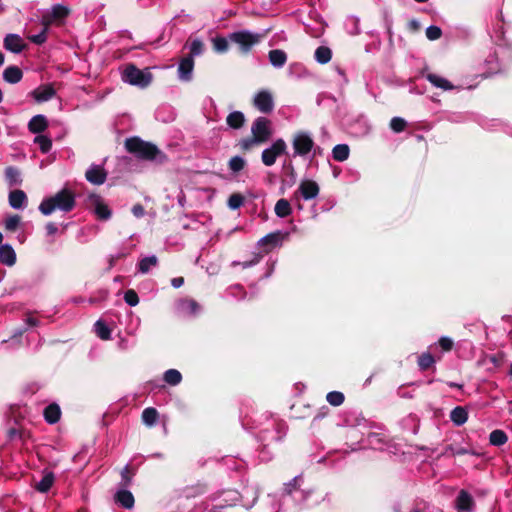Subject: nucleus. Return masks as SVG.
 <instances>
[{
	"label": "nucleus",
	"instance_id": "1",
	"mask_svg": "<svg viewBox=\"0 0 512 512\" xmlns=\"http://www.w3.org/2000/svg\"><path fill=\"white\" fill-rule=\"evenodd\" d=\"M124 147L128 153L142 161H155L160 164L167 161V156L155 144L138 136L127 138Z\"/></svg>",
	"mask_w": 512,
	"mask_h": 512
},
{
	"label": "nucleus",
	"instance_id": "2",
	"mask_svg": "<svg viewBox=\"0 0 512 512\" xmlns=\"http://www.w3.org/2000/svg\"><path fill=\"white\" fill-rule=\"evenodd\" d=\"M121 77L125 83L141 89L147 88L153 81L150 68L141 70L133 63L126 64Z\"/></svg>",
	"mask_w": 512,
	"mask_h": 512
},
{
	"label": "nucleus",
	"instance_id": "3",
	"mask_svg": "<svg viewBox=\"0 0 512 512\" xmlns=\"http://www.w3.org/2000/svg\"><path fill=\"white\" fill-rule=\"evenodd\" d=\"M269 32L270 29L266 30L263 34L242 30L229 34V40L231 43L238 46L241 53L247 54L251 51L253 46L258 44Z\"/></svg>",
	"mask_w": 512,
	"mask_h": 512
},
{
	"label": "nucleus",
	"instance_id": "4",
	"mask_svg": "<svg viewBox=\"0 0 512 512\" xmlns=\"http://www.w3.org/2000/svg\"><path fill=\"white\" fill-rule=\"evenodd\" d=\"M84 206L99 221H108L112 217V210L100 194L89 193L84 200Z\"/></svg>",
	"mask_w": 512,
	"mask_h": 512
},
{
	"label": "nucleus",
	"instance_id": "5",
	"mask_svg": "<svg viewBox=\"0 0 512 512\" xmlns=\"http://www.w3.org/2000/svg\"><path fill=\"white\" fill-rule=\"evenodd\" d=\"M273 135L272 122L263 116L257 117L251 125V136L260 145L269 141Z\"/></svg>",
	"mask_w": 512,
	"mask_h": 512
},
{
	"label": "nucleus",
	"instance_id": "6",
	"mask_svg": "<svg viewBox=\"0 0 512 512\" xmlns=\"http://www.w3.org/2000/svg\"><path fill=\"white\" fill-rule=\"evenodd\" d=\"M287 145L285 141L280 138L277 139L269 148L263 150L261 160L265 166H272L275 164L278 156L285 154Z\"/></svg>",
	"mask_w": 512,
	"mask_h": 512
},
{
	"label": "nucleus",
	"instance_id": "7",
	"mask_svg": "<svg viewBox=\"0 0 512 512\" xmlns=\"http://www.w3.org/2000/svg\"><path fill=\"white\" fill-rule=\"evenodd\" d=\"M38 209L45 216L51 215L57 209L64 210V188L60 189L55 196L43 199Z\"/></svg>",
	"mask_w": 512,
	"mask_h": 512
},
{
	"label": "nucleus",
	"instance_id": "8",
	"mask_svg": "<svg viewBox=\"0 0 512 512\" xmlns=\"http://www.w3.org/2000/svg\"><path fill=\"white\" fill-rule=\"evenodd\" d=\"M254 107L263 114H270L274 110L273 95L268 90H260L253 98Z\"/></svg>",
	"mask_w": 512,
	"mask_h": 512
},
{
	"label": "nucleus",
	"instance_id": "9",
	"mask_svg": "<svg viewBox=\"0 0 512 512\" xmlns=\"http://www.w3.org/2000/svg\"><path fill=\"white\" fill-rule=\"evenodd\" d=\"M292 144L295 155L305 156L312 150L314 141L307 133L299 132L294 136Z\"/></svg>",
	"mask_w": 512,
	"mask_h": 512
},
{
	"label": "nucleus",
	"instance_id": "10",
	"mask_svg": "<svg viewBox=\"0 0 512 512\" xmlns=\"http://www.w3.org/2000/svg\"><path fill=\"white\" fill-rule=\"evenodd\" d=\"M39 325V320L31 315L27 316L24 320V324L22 327L17 328L13 331V334L10 338V340H4L2 341V344L10 343L13 346H19L20 345V337L29 329L32 327H37Z\"/></svg>",
	"mask_w": 512,
	"mask_h": 512
},
{
	"label": "nucleus",
	"instance_id": "11",
	"mask_svg": "<svg viewBox=\"0 0 512 512\" xmlns=\"http://www.w3.org/2000/svg\"><path fill=\"white\" fill-rule=\"evenodd\" d=\"M41 17L43 26L61 22L64 19V4L59 3L50 9H46Z\"/></svg>",
	"mask_w": 512,
	"mask_h": 512
},
{
	"label": "nucleus",
	"instance_id": "12",
	"mask_svg": "<svg viewBox=\"0 0 512 512\" xmlns=\"http://www.w3.org/2000/svg\"><path fill=\"white\" fill-rule=\"evenodd\" d=\"M194 69V59L192 55H187L180 60L178 66V77L182 81H190Z\"/></svg>",
	"mask_w": 512,
	"mask_h": 512
},
{
	"label": "nucleus",
	"instance_id": "13",
	"mask_svg": "<svg viewBox=\"0 0 512 512\" xmlns=\"http://www.w3.org/2000/svg\"><path fill=\"white\" fill-rule=\"evenodd\" d=\"M298 191L305 200H311L318 196L320 188L313 180H303L299 185Z\"/></svg>",
	"mask_w": 512,
	"mask_h": 512
},
{
	"label": "nucleus",
	"instance_id": "14",
	"mask_svg": "<svg viewBox=\"0 0 512 512\" xmlns=\"http://www.w3.org/2000/svg\"><path fill=\"white\" fill-rule=\"evenodd\" d=\"M85 176L90 183L101 185L106 181L107 173L103 167L94 165L86 171Z\"/></svg>",
	"mask_w": 512,
	"mask_h": 512
},
{
	"label": "nucleus",
	"instance_id": "15",
	"mask_svg": "<svg viewBox=\"0 0 512 512\" xmlns=\"http://www.w3.org/2000/svg\"><path fill=\"white\" fill-rule=\"evenodd\" d=\"M289 233H283L281 231H275L265 235L259 240V245L269 246L270 248L276 247L281 244L285 239H288Z\"/></svg>",
	"mask_w": 512,
	"mask_h": 512
},
{
	"label": "nucleus",
	"instance_id": "16",
	"mask_svg": "<svg viewBox=\"0 0 512 512\" xmlns=\"http://www.w3.org/2000/svg\"><path fill=\"white\" fill-rule=\"evenodd\" d=\"M474 504L473 497L466 490L459 492L456 498V508L459 512H472Z\"/></svg>",
	"mask_w": 512,
	"mask_h": 512
},
{
	"label": "nucleus",
	"instance_id": "17",
	"mask_svg": "<svg viewBox=\"0 0 512 512\" xmlns=\"http://www.w3.org/2000/svg\"><path fill=\"white\" fill-rule=\"evenodd\" d=\"M9 205L16 210H23L27 206V195L23 190L16 189L9 193Z\"/></svg>",
	"mask_w": 512,
	"mask_h": 512
},
{
	"label": "nucleus",
	"instance_id": "18",
	"mask_svg": "<svg viewBox=\"0 0 512 512\" xmlns=\"http://www.w3.org/2000/svg\"><path fill=\"white\" fill-rule=\"evenodd\" d=\"M4 48L12 53L18 54L23 48V40L18 34H7L4 38Z\"/></svg>",
	"mask_w": 512,
	"mask_h": 512
},
{
	"label": "nucleus",
	"instance_id": "19",
	"mask_svg": "<svg viewBox=\"0 0 512 512\" xmlns=\"http://www.w3.org/2000/svg\"><path fill=\"white\" fill-rule=\"evenodd\" d=\"M114 501L124 509H132L135 504V498L133 494L126 489L117 491L114 495Z\"/></svg>",
	"mask_w": 512,
	"mask_h": 512
},
{
	"label": "nucleus",
	"instance_id": "20",
	"mask_svg": "<svg viewBox=\"0 0 512 512\" xmlns=\"http://www.w3.org/2000/svg\"><path fill=\"white\" fill-rule=\"evenodd\" d=\"M48 127V120L46 116L37 114L33 116L28 122V130L33 134L40 135Z\"/></svg>",
	"mask_w": 512,
	"mask_h": 512
},
{
	"label": "nucleus",
	"instance_id": "21",
	"mask_svg": "<svg viewBox=\"0 0 512 512\" xmlns=\"http://www.w3.org/2000/svg\"><path fill=\"white\" fill-rule=\"evenodd\" d=\"M0 262L9 267L16 263V253L10 244L0 245Z\"/></svg>",
	"mask_w": 512,
	"mask_h": 512
},
{
	"label": "nucleus",
	"instance_id": "22",
	"mask_svg": "<svg viewBox=\"0 0 512 512\" xmlns=\"http://www.w3.org/2000/svg\"><path fill=\"white\" fill-rule=\"evenodd\" d=\"M3 79L9 84H16L21 81L23 77L22 70L18 66H8L3 71Z\"/></svg>",
	"mask_w": 512,
	"mask_h": 512
},
{
	"label": "nucleus",
	"instance_id": "23",
	"mask_svg": "<svg viewBox=\"0 0 512 512\" xmlns=\"http://www.w3.org/2000/svg\"><path fill=\"white\" fill-rule=\"evenodd\" d=\"M44 419L49 424H55L61 417V408L58 404L52 403L45 407L43 411Z\"/></svg>",
	"mask_w": 512,
	"mask_h": 512
},
{
	"label": "nucleus",
	"instance_id": "24",
	"mask_svg": "<svg viewBox=\"0 0 512 512\" xmlns=\"http://www.w3.org/2000/svg\"><path fill=\"white\" fill-rule=\"evenodd\" d=\"M54 94L55 91L51 86H42L31 92V96L38 103L50 100Z\"/></svg>",
	"mask_w": 512,
	"mask_h": 512
},
{
	"label": "nucleus",
	"instance_id": "25",
	"mask_svg": "<svg viewBox=\"0 0 512 512\" xmlns=\"http://www.w3.org/2000/svg\"><path fill=\"white\" fill-rule=\"evenodd\" d=\"M425 78L435 87L440 88L442 90H452L455 88V86L448 81L447 79L434 74V73H427L425 75Z\"/></svg>",
	"mask_w": 512,
	"mask_h": 512
},
{
	"label": "nucleus",
	"instance_id": "26",
	"mask_svg": "<svg viewBox=\"0 0 512 512\" xmlns=\"http://www.w3.org/2000/svg\"><path fill=\"white\" fill-rule=\"evenodd\" d=\"M245 115L241 111H233L226 117L227 125L232 129H241L245 124Z\"/></svg>",
	"mask_w": 512,
	"mask_h": 512
},
{
	"label": "nucleus",
	"instance_id": "27",
	"mask_svg": "<svg viewBox=\"0 0 512 512\" xmlns=\"http://www.w3.org/2000/svg\"><path fill=\"white\" fill-rule=\"evenodd\" d=\"M270 63L277 68H281L287 61V54L281 49L270 50L269 54Z\"/></svg>",
	"mask_w": 512,
	"mask_h": 512
},
{
	"label": "nucleus",
	"instance_id": "28",
	"mask_svg": "<svg viewBox=\"0 0 512 512\" xmlns=\"http://www.w3.org/2000/svg\"><path fill=\"white\" fill-rule=\"evenodd\" d=\"M450 419L456 426H461L468 420L466 408L457 406L450 412Z\"/></svg>",
	"mask_w": 512,
	"mask_h": 512
},
{
	"label": "nucleus",
	"instance_id": "29",
	"mask_svg": "<svg viewBox=\"0 0 512 512\" xmlns=\"http://www.w3.org/2000/svg\"><path fill=\"white\" fill-rule=\"evenodd\" d=\"M59 232V227L54 222H48L45 225L44 242L48 248H51L55 243L56 235Z\"/></svg>",
	"mask_w": 512,
	"mask_h": 512
},
{
	"label": "nucleus",
	"instance_id": "30",
	"mask_svg": "<svg viewBox=\"0 0 512 512\" xmlns=\"http://www.w3.org/2000/svg\"><path fill=\"white\" fill-rule=\"evenodd\" d=\"M436 360L432 354L429 352L422 353L418 356L417 364L421 371H427L431 368L435 370V364Z\"/></svg>",
	"mask_w": 512,
	"mask_h": 512
},
{
	"label": "nucleus",
	"instance_id": "31",
	"mask_svg": "<svg viewBox=\"0 0 512 512\" xmlns=\"http://www.w3.org/2000/svg\"><path fill=\"white\" fill-rule=\"evenodd\" d=\"M275 214L280 218H286L292 213V207L287 199H279L274 208Z\"/></svg>",
	"mask_w": 512,
	"mask_h": 512
},
{
	"label": "nucleus",
	"instance_id": "32",
	"mask_svg": "<svg viewBox=\"0 0 512 512\" xmlns=\"http://www.w3.org/2000/svg\"><path fill=\"white\" fill-rule=\"evenodd\" d=\"M350 148L347 144H338L332 150V156L335 161L343 162L348 159Z\"/></svg>",
	"mask_w": 512,
	"mask_h": 512
},
{
	"label": "nucleus",
	"instance_id": "33",
	"mask_svg": "<svg viewBox=\"0 0 512 512\" xmlns=\"http://www.w3.org/2000/svg\"><path fill=\"white\" fill-rule=\"evenodd\" d=\"M141 417L144 424L147 426H153L158 420L159 413L155 408L148 407L143 410Z\"/></svg>",
	"mask_w": 512,
	"mask_h": 512
},
{
	"label": "nucleus",
	"instance_id": "34",
	"mask_svg": "<svg viewBox=\"0 0 512 512\" xmlns=\"http://www.w3.org/2000/svg\"><path fill=\"white\" fill-rule=\"evenodd\" d=\"M508 441L507 434L500 429L493 430L489 435V442L493 446H502Z\"/></svg>",
	"mask_w": 512,
	"mask_h": 512
},
{
	"label": "nucleus",
	"instance_id": "35",
	"mask_svg": "<svg viewBox=\"0 0 512 512\" xmlns=\"http://www.w3.org/2000/svg\"><path fill=\"white\" fill-rule=\"evenodd\" d=\"M5 178L9 185H17L22 181L19 169L14 166H8L5 169Z\"/></svg>",
	"mask_w": 512,
	"mask_h": 512
},
{
	"label": "nucleus",
	"instance_id": "36",
	"mask_svg": "<svg viewBox=\"0 0 512 512\" xmlns=\"http://www.w3.org/2000/svg\"><path fill=\"white\" fill-rule=\"evenodd\" d=\"M229 37L216 36L212 39L213 50L216 53H226L229 49Z\"/></svg>",
	"mask_w": 512,
	"mask_h": 512
},
{
	"label": "nucleus",
	"instance_id": "37",
	"mask_svg": "<svg viewBox=\"0 0 512 512\" xmlns=\"http://www.w3.org/2000/svg\"><path fill=\"white\" fill-rule=\"evenodd\" d=\"M332 51L327 46H319L315 51V59L320 64H326L331 60Z\"/></svg>",
	"mask_w": 512,
	"mask_h": 512
},
{
	"label": "nucleus",
	"instance_id": "38",
	"mask_svg": "<svg viewBox=\"0 0 512 512\" xmlns=\"http://www.w3.org/2000/svg\"><path fill=\"white\" fill-rule=\"evenodd\" d=\"M95 333L102 340H109L111 338V330L103 320H97L94 324Z\"/></svg>",
	"mask_w": 512,
	"mask_h": 512
},
{
	"label": "nucleus",
	"instance_id": "39",
	"mask_svg": "<svg viewBox=\"0 0 512 512\" xmlns=\"http://www.w3.org/2000/svg\"><path fill=\"white\" fill-rule=\"evenodd\" d=\"M246 164V160L241 156H233L228 161V168L232 173L237 174L245 168Z\"/></svg>",
	"mask_w": 512,
	"mask_h": 512
},
{
	"label": "nucleus",
	"instance_id": "40",
	"mask_svg": "<svg viewBox=\"0 0 512 512\" xmlns=\"http://www.w3.org/2000/svg\"><path fill=\"white\" fill-rule=\"evenodd\" d=\"M54 482V475L52 473H46L42 479L36 483V489L39 491V492H47L51 487H52V484Z\"/></svg>",
	"mask_w": 512,
	"mask_h": 512
},
{
	"label": "nucleus",
	"instance_id": "41",
	"mask_svg": "<svg viewBox=\"0 0 512 512\" xmlns=\"http://www.w3.org/2000/svg\"><path fill=\"white\" fill-rule=\"evenodd\" d=\"M163 379L170 385H178L182 381V374L176 369H169L164 373Z\"/></svg>",
	"mask_w": 512,
	"mask_h": 512
},
{
	"label": "nucleus",
	"instance_id": "42",
	"mask_svg": "<svg viewBox=\"0 0 512 512\" xmlns=\"http://www.w3.org/2000/svg\"><path fill=\"white\" fill-rule=\"evenodd\" d=\"M157 263H158V259L156 256L153 255V256L145 257L138 264L139 271L143 274L148 273L150 270V267L156 266Z\"/></svg>",
	"mask_w": 512,
	"mask_h": 512
},
{
	"label": "nucleus",
	"instance_id": "43",
	"mask_svg": "<svg viewBox=\"0 0 512 512\" xmlns=\"http://www.w3.org/2000/svg\"><path fill=\"white\" fill-rule=\"evenodd\" d=\"M20 224L21 217L19 215H9L4 221V227L9 232L16 231Z\"/></svg>",
	"mask_w": 512,
	"mask_h": 512
},
{
	"label": "nucleus",
	"instance_id": "44",
	"mask_svg": "<svg viewBox=\"0 0 512 512\" xmlns=\"http://www.w3.org/2000/svg\"><path fill=\"white\" fill-rule=\"evenodd\" d=\"M326 400L330 405L337 407L343 404L345 396L342 392L331 391L327 394Z\"/></svg>",
	"mask_w": 512,
	"mask_h": 512
},
{
	"label": "nucleus",
	"instance_id": "45",
	"mask_svg": "<svg viewBox=\"0 0 512 512\" xmlns=\"http://www.w3.org/2000/svg\"><path fill=\"white\" fill-rule=\"evenodd\" d=\"M34 142L39 145L42 153H48L51 150L52 141L45 135H37L34 139Z\"/></svg>",
	"mask_w": 512,
	"mask_h": 512
},
{
	"label": "nucleus",
	"instance_id": "46",
	"mask_svg": "<svg viewBox=\"0 0 512 512\" xmlns=\"http://www.w3.org/2000/svg\"><path fill=\"white\" fill-rule=\"evenodd\" d=\"M260 145L252 136H248L245 138H242L238 141L237 146L239 149L245 153L247 151H250L254 146Z\"/></svg>",
	"mask_w": 512,
	"mask_h": 512
},
{
	"label": "nucleus",
	"instance_id": "47",
	"mask_svg": "<svg viewBox=\"0 0 512 512\" xmlns=\"http://www.w3.org/2000/svg\"><path fill=\"white\" fill-rule=\"evenodd\" d=\"M389 126L395 133H400L405 130L407 122L401 117H393L390 120Z\"/></svg>",
	"mask_w": 512,
	"mask_h": 512
},
{
	"label": "nucleus",
	"instance_id": "48",
	"mask_svg": "<svg viewBox=\"0 0 512 512\" xmlns=\"http://www.w3.org/2000/svg\"><path fill=\"white\" fill-rule=\"evenodd\" d=\"M244 203V197L240 193H233L228 199V206L232 210L240 208Z\"/></svg>",
	"mask_w": 512,
	"mask_h": 512
},
{
	"label": "nucleus",
	"instance_id": "49",
	"mask_svg": "<svg viewBox=\"0 0 512 512\" xmlns=\"http://www.w3.org/2000/svg\"><path fill=\"white\" fill-rule=\"evenodd\" d=\"M124 301L134 307L139 304V296L134 289H128L124 293Z\"/></svg>",
	"mask_w": 512,
	"mask_h": 512
},
{
	"label": "nucleus",
	"instance_id": "50",
	"mask_svg": "<svg viewBox=\"0 0 512 512\" xmlns=\"http://www.w3.org/2000/svg\"><path fill=\"white\" fill-rule=\"evenodd\" d=\"M441 36L442 30L438 26L431 25L426 29V37L431 41L438 40Z\"/></svg>",
	"mask_w": 512,
	"mask_h": 512
},
{
	"label": "nucleus",
	"instance_id": "51",
	"mask_svg": "<svg viewBox=\"0 0 512 512\" xmlns=\"http://www.w3.org/2000/svg\"><path fill=\"white\" fill-rule=\"evenodd\" d=\"M203 51H204V43L201 40L195 39L191 42L189 55H192V58L194 56L201 55L203 53Z\"/></svg>",
	"mask_w": 512,
	"mask_h": 512
},
{
	"label": "nucleus",
	"instance_id": "52",
	"mask_svg": "<svg viewBox=\"0 0 512 512\" xmlns=\"http://www.w3.org/2000/svg\"><path fill=\"white\" fill-rule=\"evenodd\" d=\"M47 29H48V26H44L42 31L38 34H33V35H30L28 38L29 40L33 43V44H36V45H41L43 44L47 37H46V32H47Z\"/></svg>",
	"mask_w": 512,
	"mask_h": 512
},
{
	"label": "nucleus",
	"instance_id": "53",
	"mask_svg": "<svg viewBox=\"0 0 512 512\" xmlns=\"http://www.w3.org/2000/svg\"><path fill=\"white\" fill-rule=\"evenodd\" d=\"M439 346L444 352H449L453 349L454 343L449 337H441L438 341Z\"/></svg>",
	"mask_w": 512,
	"mask_h": 512
},
{
	"label": "nucleus",
	"instance_id": "54",
	"mask_svg": "<svg viewBox=\"0 0 512 512\" xmlns=\"http://www.w3.org/2000/svg\"><path fill=\"white\" fill-rule=\"evenodd\" d=\"M183 305L191 314H196L200 310V305L194 299L183 301Z\"/></svg>",
	"mask_w": 512,
	"mask_h": 512
},
{
	"label": "nucleus",
	"instance_id": "55",
	"mask_svg": "<svg viewBox=\"0 0 512 512\" xmlns=\"http://www.w3.org/2000/svg\"><path fill=\"white\" fill-rule=\"evenodd\" d=\"M75 206L74 194L66 189V213L70 212Z\"/></svg>",
	"mask_w": 512,
	"mask_h": 512
},
{
	"label": "nucleus",
	"instance_id": "56",
	"mask_svg": "<svg viewBox=\"0 0 512 512\" xmlns=\"http://www.w3.org/2000/svg\"><path fill=\"white\" fill-rule=\"evenodd\" d=\"M121 486L123 487H127L131 484V476L129 474V469L128 467H125L122 472H121Z\"/></svg>",
	"mask_w": 512,
	"mask_h": 512
},
{
	"label": "nucleus",
	"instance_id": "57",
	"mask_svg": "<svg viewBox=\"0 0 512 512\" xmlns=\"http://www.w3.org/2000/svg\"><path fill=\"white\" fill-rule=\"evenodd\" d=\"M505 354L503 352H498L492 356L489 357V360L495 365V366H501L504 362Z\"/></svg>",
	"mask_w": 512,
	"mask_h": 512
},
{
	"label": "nucleus",
	"instance_id": "58",
	"mask_svg": "<svg viewBox=\"0 0 512 512\" xmlns=\"http://www.w3.org/2000/svg\"><path fill=\"white\" fill-rule=\"evenodd\" d=\"M446 451L450 452L453 456L465 455L468 453L467 449L463 447H454L453 445L447 446Z\"/></svg>",
	"mask_w": 512,
	"mask_h": 512
},
{
	"label": "nucleus",
	"instance_id": "59",
	"mask_svg": "<svg viewBox=\"0 0 512 512\" xmlns=\"http://www.w3.org/2000/svg\"><path fill=\"white\" fill-rule=\"evenodd\" d=\"M407 26H408L409 31L412 32V33H417L421 29V25L418 22V20H416V19H411L408 22Z\"/></svg>",
	"mask_w": 512,
	"mask_h": 512
},
{
	"label": "nucleus",
	"instance_id": "60",
	"mask_svg": "<svg viewBox=\"0 0 512 512\" xmlns=\"http://www.w3.org/2000/svg\"><path fill=\"white\" fill-rule=\"evenodd\" d=\"M260 259H261V255L255 254L252 260L244 261L239 264L242 265L243 268H248V267H251V266L259 263Z\"/></svg>",
	"mask_w": 512,
	"mask_h": 512
},
{
	"label": "nucleus",
	"instance_id": "61",
	"mask_svg": "<svg viewBox=\"0 0 512 512\" xmlns=\"http://www.w3.org/2000/svg\"><path fill=\"white\" fill-rule=\"evenodd\" d=\"M132 213L136 217H142L144 216L145 210L144 207L141 204H136L132 208Z\"/></svg>",
	"mask_w": 512,
	"mask_h": 512
},
{
	"label": "nucleus",
	"instance_id": "62",
	"mask_svg": "<svg viewBox=\"0 0 512 512\" xmlns=\"http://www.w3.org/2000/svg\"><path fill=\"white\" fill-rule=\"evenodd\" d=\"M184 284V278L183 277H175L171 280V285L174 288H180Z\"/></svg>",
	"mask_w": 512,
	"mask_h": 512
},
{
	"label": "nucleus",
	"instance_id": "63",
	"mask_svg": "<svg viewBox=\"0 0 512 512\" xmlns=\"http://www.w3.org/2000/svg\"><path fill=\"white\" fill-rule=\"evenodd\" d=\"M296 484H297V480L295 478L286 485V491L288 494H291L292 491L296 489Z\"/></svg>",
	"mask_w": 512,
	"mask_h": 512
},
{
	"label": "nucleus",
	"instance_id": "64",
	"mask_svg": "<svg viewBox=\"0 0 512 512\" xmlns=\"http://www.w3.org/2000/svg\"><path fill=\"white\" fill-rule=\"evenodd\" d=\"M19 435V432L16 428H11L8 430V437L10 439H14Z\"/></svg>",
	"mask_w": 512,
	"mask_h": 512
}]
</instances>
